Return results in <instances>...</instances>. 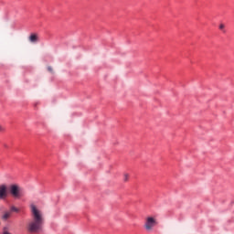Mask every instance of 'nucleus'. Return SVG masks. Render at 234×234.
Listing matches in <instances>:
<instances>
[{
  "instance_id": "1",
  "label": "nucleus",
  "mask_w": 234,
  "mask_h": 234,
  "mask_svg": "<svg viewBox=\"0 0 234 234\" xmlns=\"http://www.w3.org/2000/svg\"><path fill=\"white\" fill-rule=\"evenodd\" d=\"M32 220L28 223L27 229L30 233H39L43 229V224L45 218H43V212L37 209V207L34 204L30 205Z\"/></svg>"
},
{
  "instance_id": "2",
  "label": "nucleus",
  "mask_w": 234,
  "mask_h": 234,
  "mask_svg": "<svg viewBox=\"0 0 234 234\" xmlns=\"http://www.w3.org/2000/svg\"><path fill=\"white\" fill-rule=\"evenodd\" d=\"M156 226H158V221L155 217L148 216L144 218V228L146 231H153Z\"/></svg>"
},
{
  "instance_id": "3",
  "label": "nucleus",
  "mask_w": 234,
  "mask_h": 234,
  "mask_svg": "<svg viewBox=\"0 0 234 234\" xmlns=\"http://www.w3.org/2000/svg\"><path fill=\"white\" fill-rule=\"evenodd\" d=\"M9 191L14 198H20L21 187H19L17 185H11L9 187Z\"/></svg>"
},
{
  "instance_id": "4",
  "label": "nucleus",
  "mask_w": 234,
  "mask_h": 234,
  "mask_svg": "<svg viewBox=\"0 0 234 234\" xmlns=\"http://www.w3.org/2000/svg\"><path fill=\"white\" fill-rule=\"evenodd\" d=\"M6 197V186H0V198H5Z\"/></svg>"
},
{
  "instance_id": "5",
  "label": "nucleus",
  "mask_w": 234,
  "mask_h": 234,
  "mask_svg": "<svg viewBox=\"0 0 234 234\" xmlns=\"http://www.w3.org/2000/svg\"><path fill=\"white\" fill-rule=\"evenodd\" d=\"M29 41L30 43H37V41H39V37H37V34H31L29 36Z\"/></svg>"
},
{
  "instance_id": "6",
  "label": "nucleus",
  "mask_w": 234,
  "mask_h": 234,
  "mask_svg": "<svg viewBox=\"0 0 234 234\" xmlns=\"http://www.w3.org/2000/svg\"><path fill=\"white\" fill-rule=\"evenodd\" d=\"M10 217H12V211H5L2 217L3 220H8V218H10Z\"/></svg>"
},
{
  "instance_id": "7",
  "label": "nucleus",
  "mask_w": 234,
  "mask_h": 234,
  "mask_svg": "<svg viewBox=\"0 0 234 234\" xmlns=\"http://www.w3.org/2000/svg\"><path fill=\"white\" fill-rule=\"evenodd\" d=\"M10 211H11V213H19L20 210L16 207L12 206L10 207Z\"/></svg>"
},
{
  "instance_id": "8",
  "label": "nucleus",
  "mask_w": 234,
  "mask_h": 234,
  "mask_svg": "<svg viewBox=\"0 0 234 234\" xmlns=\"http://www.w3.org/2000/svg\"><path fill=\"white\" fill-rule=\"evenodd\" d=\"M224 28H226V26L224 24H220L219 25V30H222V31L226 32V30Z\"/></svg>"
},
{
  "instance_id": "9",
  "label": "nucleus",
  "mask_w": 234,
  "mask_h": 234,
  "mask_svg": "<svg viewBox=\"0 0 234 234\" xmlns=\"http://www.w3.org/2000/svg\"><path fill=\"white\" fill-rule=\"evenodd\" d=\"M123 180H124L125 182H128V181H129V175H128V174H124V176H123Z\"/></svg>"
},
{
  "instance_id": "10",
  "label": "nucleus",
  "mask_w": 234,
  "mask_h": 234,
  "mask_svg": "<svg viewBox=\"0 0 234 234\" xmlns=\"http://www.w3.org/2000/svg\"><path fill=\"white\" fill-rule=\"evenodd\" d=\"M48 72H54V69H52L51 66L48 67Z\"/></svg>"
},
{
  "instance_id": "11",
  "label": "nucleus",
  "mask_w": 234,
  "mask_h": 234,
  "mask_svg": "<svg viewBox=\"0 0 234 234\" xmlns=\"http://www.w3.org/2000/svg\"><path fill=\"white\" fill-rule=\"evenodd\" d=\"M2 234H11L10 232H8V230H6V229H4V231Z\"/></svg>"
},
{
  "instance_id": "12",
  "label": "nucleus",
  "mask_w": 234,
  "mask_h": 234,
  "mask_svg": "<svg viewBox=\"0 0 234 234\" xmlns=\"http://www.w3.org/2000/svg\"><path fill=\"white\" fill-rule=\"evenodd\" d=\"M1 131H4L3 126H0V133H1Z\"/></svg>"
}]
</instances>
